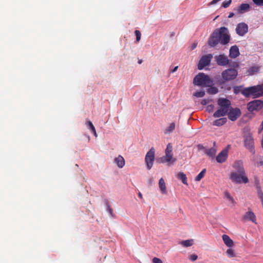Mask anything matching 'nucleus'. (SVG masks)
<instances>
[{"mask_svg":"<svg viewBox=\"0 0 263 263\" xmlns=\"http://www.w3.org/2000/svg\"><path fill=\"white\" fill-rule=\"evenodd\" d=\"M222 240L224 243V244L228 247H232L234 243L233 241L231 239V238L226 234H223L222 236Z\"/></svg>","mask_w":263,"mask_h":263,"instance_id":"4be33fe9","label":"nucleus"},{"mask_svg":"<svg viewBox=\"0 0 263 263\" xmlns=\"http://www.w3.org/2000/svg\"><path fill=\"white\" fill-rule=\"evenodd\" d=\"M248 31V26L245 23H239L236 28V32L239 36H243Z\"/></svg>","mask_w":263,"mask_h":263,"instance_id":"ddd939ff","label":"nucleus"},{"mask_svg":"<svg viewBox=\"0 0 263 263\" xmlns=\"http://www.w3.org/2000/svg\"><path fill=\"white\" fill-rule=\"evenodd\" d=\"M142 60H138V64H140L142 63Z\"/></svg>","mask_w":263,"mask_h":263,"instance_id":"864d4df0","label":"nucleus"},{"mask_svg":"<svg viewBox=\"0 0 263 263\" xmlns=\"http://www.w3.org/2000/svg\"><path fill=\"white\" fill-rule=\"evenodd\" d=\"M198 258V256L196 254H193L190 256L189 259L190 260L194 261H195Z\"/></svg>","mask_w":263,"mask_h":263,"instance_id":"ea45409f","label":"nucleus"},{"mask_svg":"<svg viewBox=\"0 0 263 263\" xmlns=\"http://www.w3.org/2000/svg\"><path fill=\"white\" fill-rule=\"evenodd\" d=\"M197 46V42H194L192 45V46H191V49L192 50H194Z\"/></svg>","mask_w":263,"mask_h":263,"instance_id":"c03bdc74","label":"nucleus"},{"mask_svg":"<svg viewBox=\"0 0 263 263\" xmlns=\"http://www.w3.org/2000/svg\"><path fill=\"white\" fill-rule=\"evenodd\" d=\"M175 127L176 125L174 122L171 123L170 125L165 129L164 132V134L167 135L172 133L174 130Z\"/></svg>","mask_w":263,"mask_h":263,"instance_id":"393cba45","label":"nucleus"},{"mask_svg":"<svg viewBox=\"0 0 263 263\" xmlns=\"http://www.w3.org/2000/svg\"><path fill=\"white\" fill-rule=\"evenodd\" d=\"M220 43L219 36L218 34V29H216L211 34L208 40V45L211 47L216 46Z\"/></svg>","mask_w":263,"mask_h":263,"instance_id":"9b49d317","label":"nucleus"},{"mask_svg":"<svg viewBox=\"0 0 263 263\" xmlns=\"http://www.w3.org/2000/svg\"><path fill=\"white\" fill-rule=\"evenodd\" d=\"M195 85L199 86L210 87L213 84V81L204 73H199L196 75L193 80Z\"/></svg>","mask_w":263,"mask_h":263,"instance_id":"f03ea898","label":"nucleus"},{"mask_svg":"<svg viewBox=\"0 0 263 263\" xmlns=\"http://www.w3.org/2000/svg\"><path fill=\"white\" fill-rule=\"evenodd\" d=\"M244 144L245 147L248 148L252 154L255 153V148L254 146V139L252 135L250 133H247L244 136Z\"/></svg>","mask_w":263,"mask_h":263,"instance_id":"6e6552de","label":"nucleus"},{"mask_svg":"<svg viewBox=\"0 0 263 263\" xmlns=\"http://www.w3.org/2000/svg\"><path fill=\"white\" fill-rule=\"evenodd\" d=\"M233 167L236 170V172L239 174L243 175L246 173L242 161L239 160L235 161L233 165Z\"/></svg>","mask_w":263,"mask_h":263,"instance_id":"f3484780","label":"nucleus"},{"mask_svg":"<svg viewBox=\"0 0 263 263\" xmlns=\"http://www.w3.org/2000/svg\"><path fill=\"white\" fill-rule=\"evenodd\" d=\"M177 177L178 179L182 180V182L184 184H187V178L186 175L182 172H180L178 174Z\"/></svg>","mask_w":263,"mask_h":263,"instance_id":"cd10ccee","label":"nucleus"},{"mask_svg":"<svg viewBox=\"0 0 263 263\" xmlns=\"http://www.w3.org/2000/svg\"><path fill=\"white\" fill-rule=\"evenodd\" d=\"M237 88H238V87H234V92H235V93H237V92H236V91H237Z\"/></svg>","mask_w":263,"mask_h":263,"instance_id":"603ef678","label":"nucleus"},{"mask_svg":"<svg viewBox=\"0 0 263 263\" xmlns=\"http://www.w3.org/2000/svg\"><path fill=\"white\" fill-rule=\"evenodd\" d=\"M206 169L204 168L202 171L196 177L195 180L196 181H199L205 175Z\"/></svg>","mask_w":263,"mask_h":263,"instance_id":"c756f323","label":"nucleus"},{"mask_svg":"<svg viewBox=\"0 0 263 263\" xmlns=\"http://www.w3.org/2000/svg\"><path fill=\"white\" fill-rule=\"evenodd\" d=\"M259 164L260 166L262 165H263V161H262V160L260 161L259 162Z\"/></svg>","mask_w":263,"mask_h":263,"instance_id":"3c124183","label":"nucleus"},{"mask_svg":"<svg viewBox=\"0 0 263 263\" xmlns=\"http://www.w3.org/2000/svg\"><path fill=\"white\" fill-rule=\"evenodd\" d=\"M138 196L141 199H142V195L140 192H139Z\"/></svg>","mask_w":263,"mask_h":263,"instance_id":"8fccbe9b","label":"nucleus"},{"mask_svg":"<svg viewBox=\"0 0 263 263\" xmlns=\"http://www.w3.org/2000/svg\"><path fill=\"white\" fill-rule=\"evenodd\" d=\"M250 6L248 4H241L238 7L234 9V11L238 14L247 12L250 10Z\"/></svg>","mask_w":263,"mask_h":263,"instance_id":"4468645a","label":"nucleus"},{"mask_svg":"<svg viewBox=\"0 0 263 263\" xmlns=\"http://www.w3.org/2000/svg\"><path fill=\"white\" fill-rule=\"evenodd\" d=\"M153 181H154V180H153V178L149 179V180L148 181L149 184L152 185L153 183Z\"/></svg>","mask_w":263,"mask_h":263,"instance_id":"09e8293b","label":"nucleus"},{"mask_svg":"<svg viewBox=\"0 0 263 263\" xmlns=\"http://www.w3.org/2000/svg\"><path fill=\"white\" fill-rule=\"evenodd\" d=\"M227 121L226 118H222L217 119L214 121L213 125L216 126H221L224 124Z\"/></svg>","mask_w":263,"mask_h":263,"instance_id":"bb28decb","label":"nucleus"},{"mask_svg":"<svg viewBox=\"0 0 263 263\" xmlns=\"http://www.w3.org/2000/svg\"><path fill=\"white\" fill-rule=\"evenodd\" d=\"M173 146L171 144V143H168L167 145L166 148L165 149V155L164 156L161 157L159 160V162L160 163H165V162H170L172 164H173L176 162V159L173 158Z\"/></svg>","mask_w":263,"mask_h":263,"instance_id":"39448f33","label":"nucleus"},{"mask_svg":"<svg viewBox=\"0 0 263 263\" xmlns=\"http://www.w3.org/2000/svg\"><path fill=\"white\" fill-rule=\"evenodd\" d=\"M226 254L229 257H233L235 256L233 250L230 248L227 250Z\"/></svg>","mask_w":263,"mask_h":263,"instance_id":"2f4dec72","label":"nucleus"},{"mask_svg":"<svg viewBox=\"0 0 263 263\" xmlns=\"http://www.w3.org/2000/svg\"><path fill=\"white\" fill-rule=\"evenodd\" d=\"M236 68L232 67L227 69L221 72L222 83L232 81L237 77L238 71Z\"/></svg>","mask_w":263,"mask_h":263,"instance_id":"20e7f679","label":"nucleus"},{"mask_svg":"<svg viewBox=\"0 0 263 263\" xmlns=\"http://www.w3.org/2000/svg\"><path fill=\"white\" fill-rule=\"evenodd\" d=\"M210 87L208 89V92L209 94L214 95L218 92V89L215 87L210 86Z\"/></svg>","mask_w":263,"mask_h":263,"instance_id":"7c9ffc66","label":"nucleus"},{"mask_svg":"<svg viewBox=\"0 0 263 263\" xmlns=\"http://www.w3.org/2000/svg\"><path fill=\"white\" fill-rule=\"evenodd\" d=\"M86 124L87 128L89 129L90 131L95 129V126H93L92 123L90 121H88L86 122Z\"/></svg>","mask_w":263,"mask_h":263,"instance_id":"c9c22d12","label":"nucleus"},{"mask_svg":"<svg viewBox=\"0 0 263 263\" xmlns=\"http://www.w3.org/2000/svg\"><path fill=\"white\" fill-rule=\"evenodd\" d=\"M242 220L243 221H251L252 222L256 223V216L252 211H249L243 215L242 217Z\"/></svg>","mask_w":263,"mask_h":263,"instance_id":"2eb2a0df","label":"nucleus"},{"mask_svg":"<svg viewBox=\"0 0 263 263\" xmlns=\"http://www.w3.org/2000/svg\"><path fill=\"white\" fill-rule=\"evenodd\" d=\"M215 61L219 66H225L229 65L231 67L238 68L239 64L236 62H231L224 54H221L215 57Z\"/></svg>","mask_w":263,"mask_h":263,"instance_id":"7ed1b4c3","label":"nucleus"},{"mask_svg":"<svg viewBox=\"0 0 263 263\" xmlns=\"http://www.w3.org/2000/svg\"><path fill=\"white\" fill-rule=\"evenodd\" d=\"M230 178L232 182L236 183H241L242 182L247 183L249 182V179L246 175V173L242 175L233 172L230 174Z\"/></svg>","mask_w":263,"mask_h":263,"instance_id":"0eeeda50","label":"nucleus"},{"mask_svg":"<svg viewBox=\"0 0 263 263\" xmlns=\"http://www.w3.org/2000/svg\"><path fill=\"white\" fill-rule=\"evenodd\" d=\"M205 95L204 91L201 90L195 92L194 93V96L197 98H201L203 97Z\"/></svg>","mask_w":263,"mask_h":263,"instance_id":"72a5a7b5","label":"nucleus"},{"mask_svg":"<svg viewBox=\"0 0 263 263\" xmlns=\"http://www.w3.org/2000/svg\"><path fill=\"white\" fill-rule=\"evenodd\" d=\"M153 262L154 263H162V261H161V260L157 257H154L153 259Z\"/></svg>","mask_w":263,"mask_h":263,"instance_id":"79ce46f5","label":"nucleus"},{"mask_svg":"<svg viewBox=\"0 0 263 263\" xmlns=\"http://www.w3.org/2000/svg\"><path fill=\"white\" fill-rule=\"evenodd\" d=\"M155 149L152 147L149 151L146 153L145 157V162L146 164L147 168L151 169L153 166L155 160Z\"/></svg>","mask_w":263,"mask_h":263,"instance_id":"1a4fd4ad","label":"nucleus"},{"mask_svg":"<svg viewBox=\"0 0 263 263\" xmlns=\"http://www.w3.org/2000/svg\"><path fill=\"white\" fill-rule=\"evenodd\" d=\"M231 3H232V1L231 0H229L228 1H225V2H224L222 3V6L223 8H228L231 5Z\"/></svg>","mask_w":263,"mask_h":263,"instance_id":"58836bf2","label":"nucleus"},{"mask_svg":"<svg viewBox=\"0 0 263 263\" xmlns=\"http://www.w3.org/2000/svg\"><path fill=\"white\" fill-rule=\"evenodd\" d=\"M178 66H176L174 68L173 70L170 71L171 72H174L178 69Z\"/></svg>","mask_w":263,"mask_h":263,"instance_id":"a18cd8bd","label":"nucleus"},{"mask_svg":"<svg viewBox=\"0 0 263 263\" xmlns=\"http://www.w3.org/2000/svg\"><path fill=\"white\" fill-rule=\"evenodd\" d=\"M226 197L231 201L232 203L234 202V200L232 197L230 195V194L228 192H226L225 193Z\"/></svg>","mask_w":263,"mask_h":263,"instance_id":"a19ab883","label":"nucleus"},{"mask_svg":"<svg viewBox=\"0 0 263 263\" xmlns=\"http://www.w3.org/2000/svg\"><path fill=\"white\" fill-rule=\"evenodd\" d=\"M209 102L208 99H203L201 101V104L203 105L207 104Z\"/></svg>","mask_w":263,"mask_h":263,"instance_id":"37998d69","label":"nucleus"},{"mask_svg":"<svg viewBox=\"0 0 263 263\" xmlns=\"http://www.w3.org/2000/svg\"><path fill=\"white\" fill-rule=\"evenodd\" d=\"M241 93L246 97L258 98L263 95V86L258 85L246 87L242 90Z\"/></svg>","mask_w":263,"mask_h":263,"instance_id":"f257e3e1","label":"nucleus"},{"mask_svg":"<svg viewBox=\"0 0 263 263\" xmlns=\"http://www.w3.org/2000/svg\"><path fill=\"white\" fill-rule=\"evenodd\" d=\"M240 53L238 47L236 45L232 46L229 51V57L231 58H236L239 56Z\"/></svg>","mask_w":263,"mask_h":263,"instance_id":"aec40b11","label":"nucleus"},{"mask_svg":"<svg viewBox=\"0 0 263 263\" xmlns=\"http://www.w3.org/2000/svg\"><path fill=\"white\" fill-rule=\"evenodd\" d=\"M263 107V101L259 100H255L251 101L247 104V108L250 112L258 111Z\"/></svg>","mask_w":263,"mask_h":263,"instance_id":"9d476101","label":"nucleus"},{"mask_svg":"<svg viewBox=\"0 0 263 263\" xmlns=\"http://www.w3.org/2000/svg\"><path fill=\"white\" fill-rule=\"evenodd\" d=\"M218 34L219 36L220 43L222 45H226L230 42V36L227 28L221 27L218 29Z\"/></svg>","mask_w":263,"mask_h":263,"instance_id":"423d86ee","label":"nucleus"},{"mask_svg":"<svg viewBox=\"0 0 263 263\" xmlns=\"http://www.w3.org/2000/svg\"><path fill=\"white\" fill-rule=\"evenodd\" d=\"M218 104L220 106V107L226 109L227 111H229L230 110L231 102L227 99H225V98L219 99V100L218 101Z\"/></svg>","mask_w":263,"mask_h":263,"instance_id":"a211bd4d","label":"nucleus"},{"mask_svg":"<svg viewBox=\"0 0 263 263\" xmlns=\"http://www.w3.org/2000/svg\"><path fill=\"white\" fill-rule=\"evenodd\" d=\"M91 132L93 133V135H94L96 137H97V133H96V129H93V130H91Z\"/></svg>","mask_w":263,"mask_h":263,"instance_id":"de8ad7c7","label":"nucleus"},{"mask_svg":"<svg viewBox=\"0 0 263 263\" xmlns=\"http://www.w3.org/2000/svg\"><path fill=\"white\" fill-rule=\"evenodd\" d=\"M228 158V151L226 149L220 152L216 157V161L220 163L225 162Z\"/></svg>","mask_w":263,"mask_h":263,"instance_id":"6ab92c4d","label":"nucleus"},{"mask_svg":"<svg viewBox=\"0 0 263 263\" xmlns=\"http://www.w3.org/2000/svg\"><path fill=\"white\" fill-rule=\"evenodd\" d=\"M180 243L185 247H191L193 244V239H189L182 241Z\"/></svg>","mask_w":263,"mask_h":263,"instance_id":"c85d7f7f","label":"nucleus"},{"mask_svg":"<svg viewBox=\"0 0 263 263\" xmlns=\"http://www.w3.org/2000/svg\"><path fill=\"white\" fill-rule=\"evenodd\" d=\"M253 3L257 6H263V0H252Z\"/></svg>","mask_w":263,"mask_h":263,"instance_id":"e433bc0d","label":"nucleus"},{"mask_svg":"<svg viewBox=\"0 0 263 263\" xmlns=\"http://www.w3.org/2000/svg\"><path fill=\"white\" fill-rule=\"evenodd\" d=\"M135 33L136 36V42H139L141 39V32L138 30H136L135 31Z\"/></svg>","mask_w":263,"mask_h":263,"instance_id":"f704fd0d","label":"nucleus"},{"mask_svg":"<svg viewBox=\"0 0 263 263\" xmlns=\"http://www.w3.org/2000/svg\"><path fill=\"white\" fill-rule=\"evenodd\" d=\"M234 15V13L233 12H230L228 15V18H231L233 17Z\"/></svg>","mask_w":263,"mask_h":263,"instance_id":"49530a36","label":"nucleus"},{"mask_svg":"<svg viewBox=\"0 0 263 263\" xmlns=\"http://www.w3.org/2000/svg\"><path fill=\"white\" fill-rule=\"evenodd\" d=\"M106 206L107 208V210L109 212V213H110V214L113 216H114V213H113V210L110 207V206L109 205V204L108 203V201H106Z\"/></svg>","mask_w":263,"mask_h":263,"instance_id":"4c0bfd02","label":"nucleus"},{"mask_svg":"<svg viewBox=\"0 0 263 263\" xmlns=\"http://www.w3.org/2000/svg\"><path fill=\"white\" fill-rule=\"evenodd\" d=\"M213 56L211 54H209L202 57L198 65V68L199 70L202 69L204 67L209 65L211 62Z\"/></svg>","mask_w":263,"mask_h":263,"instance_id":"f8f14e48","label":"nucleus"},{"mask_svg":"<svg viewBox=\"0 0 263 263\" xmlns=\"http://www.w3.org/2000/svg\"><path fill=\"white\" fill-rule=\"evenodd\" d=\"M159 187L162 194L166 195L167 193L166 184L164 179L161 178L159 180Z\"/></svg>","mask_w":263,"mask_h":263,"instance_id":"412c9836","label":"nucleus"},{"mask_svg":"<svg viewBox=\"0 0 263 263\" xmlns=\"http://www.w3.org/2000/svg\"><path fill=\"white\" fill-rule=\"evenodd\" d=\"M216 153V148L212 147L209 149H205L204 150V153L210 157H213L215 156Z\"/></svg>","mask_w":263,"mask_h":263,"instance_id":"a878e982","label":"nucleus"},{"mask_svg":"<svg viewBox=\"0 0 263 263\" xmlns=\"http://www.w3.org/2000/svg\"><path fill=\"white\" fill-rule=\"evenodd\" d=\"M259 68L257 67H252L249 69L248 73L249 74H253L257 72Z\"/></svg>","mask_w":263,"mask_h":263,"instance_id":"473e14b6","label":"nucleus"},{"mask_svg":"<svg viewBox=\"0 0 263 263\" xmlns=\"http://www.w3.org/2000/svg\"><path fill=\"white\" fill-rule=\"evenodd\" d=\"M228 111H227L226 109L220 107L219 109H218L214 114L213 117L214 118H219L220 117H223L225 116L227 113Z\"/></svg>","mask_w":263,"mask_h":263,"instance_id":"5701e85b","label":"nucleus"},{"mask_svg":"<svg viewBox=\"0 0 263 263\" xmlns=\"http://www.w3.org/2000/svg\"><path fill=\"white\" fill-rule=\"evenodd\" d=\"M228 117L232 121H235L240 115V111L238 108L230 109Z\"/></svg>","mask_w":263,"mask_h":263,"instance_id":"dca6fc26","label":"nucleus"},{"mask_svg":"<svg viewBox=\"0 0 263 263\" xmlns=\"http://www.w3.org/2000/svg\"><path fill=\"white\" fill-rule=\"evenodd\" d=\"M115 162L119 168H122L125 165V160L124 158L121 155H119L115 159Z\"/></svg>","mask_w":263,"mask_h":263,"instance_id":"b1692460","label":"nucleus"}]
</instances>
